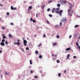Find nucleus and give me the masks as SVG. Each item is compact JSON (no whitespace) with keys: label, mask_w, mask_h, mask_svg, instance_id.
I'll use <instances>...</instances> for the list:
<instances>
[{"label":"nucleus","mask_w":80,"mask_h":80,"mask_svg":"<svg viewBox=\"0 0 80 80\" xmlns=\"http://www.w3.org/2000/svg\"><path fill=\"white\" fill-rule=\"evenodd\" d=\"M68 4L69 5L70 9L68 10V12L69 15H70L71 17H72V13H71V11L72 10V8L73 7V5H72V4L70 2H68Z\"/></svg>","instance_id":"nucleus-1"},{"label":"nucleus","mask_w":80,"mask_h":80,"mask_svg":"<svg viewBox=\"0 0 80 80\" xmlns=\"http://www.w3.org/2000/svg\"><path fill=\"white\" fill-rule=\"evenodd\" d=\"M59 10V8H57L56 11H55V12L56 13H58V14H59V15H62V12H63V10H61L59 12L58 11V10Z\"/></svg>","instance_id":"nucleus-2"},{"label":"nucleus","mask_w":80,"mask_h":80,"mask_svg":"<svg viewBox=\"0 0 80 80\" xmlns=\"http://www.w3.org/2000/svg\"><path fill=\"white\" fill-rule=\"evenodd\" d=\"M61 21L62 22H63L64 23H66L67 22V19H66V18H63Z\"/></svg>","instance_id":"nucleus-3"},{"label":"nucleus","mask_w":80,"mask_h":80,"mask_svg":"<svg viewBox=\"0 0 80 80\" xmlns=\"http://www.w3.org/2000/svg\"><path fill=\"white\" fill-rule=\"evenodd\" d=\"M5 39H3L2 40V42L0 43V45H2V46H4V45H5V44L4 43V42H5Z\"/></svg>","instance_id":"nucleus-4"},{"label":"nucleus","mask_w":80,"mask_h":80,"mask_svg":"<svg viewBox=\"0 0 80 80\" xmlns=\"http://www.w3.org/2000/svg\"><path fill=\"white\" fill-rule=\"evenodd\" d=\"M23 43L24 46H26L27 45V41L26 40H24Z\"/></svg>","instance_id":"nucleus-5"},{"label":"nucleus","mask_w":80,"mask_h":80,"mask_svg":"<svg viewBox=\"0 0 80 80\" xmlns=\"http://www.w3.org/2000/svg\"><path fill=\"white\" fill-rule=\"evenodd\" d=\"M30 20V21H32L33 23H35L36 22V20H33L32 18H31Z\"/></svg>","instance_id":"nucleus-6"},{"label":"nucleus","mask_w":80,"mask_h":80,"mask_svg":"<svg viewBox=\"0 0 80 80\" xmlns=\"http://www.w3.org/2000/svg\"><path fill=\"white\" fill-rule=\"evenodd\" d=\"M14 44L15 45H20V43L19 42H15Z\"/></svg>","instance_id":"nucleus-7"},{"label":"nucleus","mask_w":80,"mask_h":80,"mask_svg":"<svg viewBox=\"0 0 80 80\" xmlns=\"http://www.w3.org/2000/svg\"><path fill=\"white\" fill-rule=\"evenodd\" d=\"M52 45L53 47H55V45H57V42H53Z\"/></svg>","instance_id":"nucleus-8"},{"label":"nucleus","mask_w":80,"mask_h":80,"mask_svg":"<svg viewBox=\"0 0 80 80\" xmlns=\"http://www.w3.org/2000/svg\"><path fill=\"white\" fill-rule=\"evenodd\" d=\"M70 57V54H68L67 55V58L66 59V60H68V59H69V57Z\"/></svg>","instance_id":"nucleus-9"},{"label":"nucleus","mask_w":80,"mask_h":80,"mask_svg":"<svg viewBox=\"0 0 80 80\" xmlns=\"http://www.w3.org/2000/svg\"><path fill=\"white\" fill-rule=\"evenodd\" d=\"M67 3V2L65 1H62L61 2L62 4H65V3Z\"/></svg>","instance_id":"nucleus-10"},{"label":"nucleus","mask_w":80,"mask_h":80,"mask_svg":"<svg viewBox=\"0 0 80 80\" xmlns=\"http://www.w3.org/2000/svg\"><path fill=\"white\" fill-rule=\"evenodd\" d=\"M4 73H5V75H9L10 73L9 72H7L5 71H4Z\"/></svg>","instance_id":"nucleus-11"},{"label":"nucleus","mask_w":80,"mask_h":80,"mask_svg":"<svg viewBox=\"0 0 80 80\" xmlns=\"http://www.w3.org/2000/svg\"><path fill=\"white\" fill-rule=\"evenodd\" d=\"M2 36L3 37V38H4V39H5V38H6V37L5 36V34H2Z\"/></svg>","instance_id":"nucleus-12"},{"label":"nucleus","mask_w":80,"mask_h":80,"mask_svg":"<svg viewBox=\"0 0 80 80\" xmlns=\"http://www.w3.org/2000/svg\"><path fill=\"white\" fill-rule=\"evenodd\" d=\"M32 6H29L28 10H29L32 9Z\"/></svg>","instance_id":"nucleus-13"},{"label":"nucleus","mask_w":80,"mask_h":80,"mask_svg":"<svg viewBox=\"0 0 80 80\" xmlns=\"http://www.w3.org/2000/svg\"><path fill=\"white\" fill-rule=\"evenodd\" d=\"M59 27V25H56V26H55V28H58Z\"/></svg>","instance_id":"nucleus-14"},{"label":"nucleus","mask_w":80,"mask_h":80,"mask_svg":"<svg viewBox=\"0 0 80 80\" xmlns=\"http://www.w3.org/2000/svg\"><path fill=\"white\" fill-rule=\"evenodd\" d=\"M63 25V22H62V21H61V22L60 23V25Z\"/></svg>","instance_id":"nucleus-15"},{"label":"nucleus","mask_w":80,"mask_h":80,"mask_svg":"<svg viewBox=\"0 0 80 80\" xmlns=\"http://www.w3.org/2000/svg\"><path fill=\"white\" fill-rule=\"evenodd\" d=\"M9 38H12V36L11 34H9Z\"/></svg>","instance_id":"nucleus-16"},{"label":"nucleus","mask_w":80,"mask_h":80,"mask_svg":"<svg viewBox=\"0 0 80 80\" xmlns=\"http://www.w3.org/2000/svg\"><path fill=\"white\" fill-rule=\"evenodd\" d=\"M70 48H68L66 49V50H71Z\"/></svg>","instance_id":"nucleus-17"},{"label":"nucleus","mask_w":80,"mask_h":80,"mask_svg":"<svg viewBox=\"0 0 80 80\" xmlns=\"http://www.w3.org/2000/svg\"><path fill=\"white\" fill-rule=\"evenodd\" d=\"M79 27V25H76L74 26L75 28H77V27Z\"/></svg>","instance_id":"nucleus-18"},{"label":"nucleus","mask_w":80,"mask_h":80,"mask_svg":"<svg viewBox=\"0 0 80 80\" xmlns=\"http://www.w3.org/2000/svg\"><path fill=\"white\" fill-rule=\"evenodd\" d=\"M42 45V43H40L39 45H38V47H40Z\"/></svg>","instance_id":"nucleus-19"},{"label":"nucleus","mask_w":80,"mask_h":80,"mask_svg":"<svg viewBox=\"0 0 80 80\" xmlns=\"http://www.w3.org/2000/svg\"><path fill=\"white\" fill-rule=\"evenodd\" d=\"M5 43L6 45L8 44V42H7V41H6Z\"/></svg>","instance_id":"nucleus-20"},{"label":"nucleus","mask_w":80,"mask_h":80,"mask_svg":"<svg viewBox=\"0 0 80 80\" xmlns=\"http://www.w3.org/2000/svg\"><path fill=\"white\" fill-rule=\"evenodd\" d=\"M30 64L31 65H32V60H30Z\"/></svg>","instance_id":"nucleus-21"},{"label":"nucleus","mask_w":80,"mask_h":80,"mask_svg":"<svg viewBox=\"0 0 80 80\" xmlns=\"http://www.w3.org/2000/svg\"><path fill=\"white\" fill-rule=\"evenodd\" d=\"M11 10H13V6H11Z\"/></svg>","instance_id":"nucleus-22"},{"label":"nucleus","mask_w":80,"mask_h":80,"mask_svg":"<svg viewBox=\"0 0 80 80\" xmlns=\"http://www.w3.org/2000/svg\"><path fill=\"white\" fill-rule=\"evenodd\" d=\"M61 73H59V74H58V77H60L61 76Z\"/></svg>","instance_id":"nucleus-23"},{"label":"nucleus","mask_w":80,"mask_h":80,"mask_svg":"<svg viewBox=\"0 0 80 80\" xmlns=\"http://www.w3.org/2000/svg\"><path fill=\"white\" fill-rule=\"evenodd\" d=\"M36 54H38V51H36L35 52Z\"/></svg>","instance_id":"nucleus-24"},{"label":"nucleus","mask_w":80,"mask_h":80,"mask_svg":"<svg viewBox=\"0 0 80 80\" xmlns=\"http://www.w3.org/2000/svg\"><path fill=\"white\" fill-rule=\"evenodd\" d=\"M39 58H42V55L39 56Z\"/></svg>","instance_id":"nucleus-25"},{"label":"nucleus","mask_w":80,"mask_h":80,"mask_svg":"<svg viewBox=\"0 0 80 80\" xmlns=\"http://www.w3.org/2000/svg\"><path fill=\"white\" fill-rule=\"evenodd\" d=\"M57 6L58 7H60V4H58Z\"/></svg>","instance_id":"nucleus-26"},{"label":"nucleus","mask_w":80,"mask_h":80,"mask_svg":"<svg viewBox=\"0 0 80 80\" xmlns=\"http://www.w3.org/2000/svg\"><path fill=\"white\" fill-rule=\"evenodd\" d=\"M57 63H60V60H57Z\"/></svg>","instance_id":"nucleus-27"},{"label":"nucleus","mask_w":80,"mask_h":80,"mask_svg":"<svg viewBox=\"0 0 80 80\" xmlns=\"http://www.w3.org/2000/svg\"><path fill=\"white\" fill-rule=\"evenodd\" d=\"M47 23H48V24H50V22H49V21H48V20H47Z\"/></svg>","instance_id":"nucleus-28"},{"label":"nucleus","mask_w":80,"mask_h":80,"mask_svg":"<svg viewBox=\"0 0 80 80\" xmlns=\"http://www.w3.org/2000/svg\"><path fill=\"white\" fill-rule=\"evenodd\" d=\"M76 45L77 46H79V45H78V42H76Z\"/></svg>","instance_id":"nucleus-29"},{"label":"nucleus","mask_w":80,"mask_h":80,"mask_svg":"<svg viewBox=\"0 0 80 80\" xmlns=\"http://www.w3.org/2000/svg\"><path fill=\"white\" fill-rule=\"evenodd\" d=\"M7 15H10V13L9 12H8L7 13Z\"/></svg>","instance_id":"nucleus-30"},{"label":"nucleus","mask_w":80,"mask_h":80,"mask_svg":"<svg viewBox=\"0 0 80 80\" xmlns=\"http://www.w3.org/2000/svg\"><path fill=\"white\" fill-rule=\"evenodd\" d=\"M49 16L50 17H52V15L51 14H49Z\"/></svg>","instance_id":"nucleus-31"},{"label":"nucleus","mask_w":80,"mask_h":80,"mask_svg":"<svg viewBox=\"0 0 80 80\" xmlns=\"http://www.w3.org/2000/svg\"><path fill=\"white\" fill-rule=\"evenodd\" d=\"M10 25H13V23L12 22L10 23Z\"/></svg>","instance_id":"nucleus-32"},{"label":"nucleus","mask_w":80,"mask_h":80,"mask_svg":"<svg viewBox=\"0 0 80 80\" xmlns=\"http://www.w3.org/2000/svg\"><path fill=\"white\" fill-rule=\"evenodd\" d=\"M66 72H67V70H64V73H66Z\"/></svg>","instance_id":"nucleus-33"},{"label":"nucleus","mask_w":80,"mask_h":80,"mask_svg":"<svg viewBox=\"0 0 80 80\" xmlns=\"http://www.w3.org/2000/svg\"><path fill=\"white\" fill-rule=\"evenodd\" d=\"M52 2V0H51V1H48V3H51Z\"/></svg>","instance_id":"nucleus-34"},{"label":"nucleus","mask_w":80,"mask_h":80,"mask_svg":"<svg viewBox=\"0 0 80 80\" xmlns=\"http://www.w3.org/2000/svg\"><path fill=\"white\" fill-rule=\"evenodd\" d=\"M26 49L27 50H29V48H28V47H27L26 48Z\"/></svg>","instance_id":"nucleus-35"},{"label":"nucleus","mask_w":80,"mask_h":80,"mask_svg":"<svg viewBox=\"0 0 80 80\" xmlns=\"http://www.w3.org/2000/svg\"><path fill=\"white\" fill-rule=\"evenodd\" d=\"M45 5H44V6L42 7V9H44V7H45Z\"/></svg>","instance_id":"nucleus-36"},{"label":"nucleus","mask_w":80,"mask_h":80,"mask_svg":"<svg viewBox=\"0 0 80 80\" xmlns=\"http://www.w3.org/2000/svg\"><path fill=\"white\" fill-rule=\"evenodd\" d=\"M34 78H38V76H35L34 77Z\"/></svg>","instance_id":"nucleus-37"},{"label":"nucleus","mask_w":80,"mask_h":80,"mask_svg":"<svg viewBox=\"0 0 80 80\" xmlns=\"http://www.w3.org/2000/svg\"><path fill=\"white\" fill-rule=\"evenodd\" d=\"M60 38V36H59V35H58L57 36V38Z\"/></svg>","instance_id":"nucleus-38"},{"label":"nucleus","mask_w":80,"mask_h":80,"mask_svg":"<svg viewBox=\"0 0 80 80\" xmlns=\"http://www.w3.org/2000/svg\"><path fill=\"white\" fill-rule=\"evenodd\" d=\"M13 10H17V8H13Z\"/></svg>","instance_id":"nucleus-39"},{"label":"nucleus","mask_w":80,"mask_h":80,"mask_svg":"<svg viewBox=\"0 0 80 80\" xmlns=\"http://www.w3.org/2000/svg\"><path fill=\"white\" fill-rule=\"evenodd\" d=\"M2 30H5V27H2Z\"/></svg>","instance_id":"nucleus-40"},{"label":"nucleus","mask_w":80,"mask_h":80,"mask_svg":"<svg viewBox=\"0 0 80 80\" xmlns=\"http://www.w3.org/2000/svg\"><path fill=\"white\" fill-rule=\"evenodd\" d=\"M72 37V35H70L69 36V38H71V37Z\"/></svg>","instance_id":"nucleus-41"},{"label":"nucleus","mask_w":80,"mask_h":80,"mask_svg":"<svg viewBox=\"0 0 80 80\" xmlns=\"http://www.w3.org/2000/svg\"><path fill=\"white\" fill-rule=\"evenodd\" d=\"M43 37H46V35H45V34H44L43 35Z\"/></svg>","instance_id":"nucleus-42"},{"label":"nucleus","mask_w":80,"mask_h":80,"mask_svg":"<svg viewBox=\"0 0 80 80\" xmlns=\"http://www.w3.org/2000/svg\"><path fill=\"white\" fill-rule=\"evenodd\" d=\"M30 72H31V73H33V71L32 70H31Z\"/></svg>","instance_id":"nucleus-43"},{"label":"nucleus","mask_w":80,"mask_h":80,"mask_svg":"<svg viewBox=\"0 0 80 80\" xmlns=\"http://www.w3.org/2000/svg\"><path fill=\"white\" fill-rule=\"evenodd\" d=\"M77 58V57L76 56H73V58Z\"/></svg>","instance_id":"nucleus-44"},{"label":"nucleus","mask_w":80,"mask_h":80,"mask_svg":"<svg viewBox=\"0 0 80 80\" xmlns=\"http://www.w3.org/2000/svg\"><path fill=\"white\" fill-rule=\"evenodd\" d=\"M53 10H54V11H56L55 10H56V9L55 8H53Z\"/></svg>","instance_id":"nucleus-45"},{"label":"nucleus","mask_w":80,"mask_h":80,"mask_svg":"<svg viewBox=\"0 0 80 80\" xmlns=\"http://www.w3.org/2000/svg\"><path fill=\"white\" fill-rule=\"evenodd\" d=\"M38 13H37L36 14V17H37H37H38Z\"/></svg>","instance_id":"nucleus-46"},{"label":"nucleus","mask_w":80,"mask_h":80,"mask_svg":"<svg viewBox=\"0 0 80 80\" xmlns=\"http://www.w3.org/2000/svg\"><path fill=\"white\" fill-rule=\"evenodd\" d=\"M78 49H79V50H80V47L79 46H78Z\"/></svg>","instance_id":"nucleus-47"},{"label":"nucleus","mask_w":80,"mask_h":80,"mask_svg":"<svg viewBox=\"0 0 80 80\" xmlns=\"http://www.w3.org/2000/svg\"><path fill=\"white\" fill-rule=\"evenodd\" d=\"M50 9L49 8H48V9H47V11H50Z\"/></svg>","instance_id":"nucleus-48"},{"label":"nucleus","mask_w":80,"mask_h":80,"mask_svg":"<svg viewBox=\"0 0 80 80\" xmlns=\"http://www.w3.org/2000/svg\"><path fill=\"white\" fill-rule=\"evenodd\" d=\"M52 57H54V54H52Z\"/></svg>","instance_id":"nucleus-49"},{"label":"nucleus","mask_w":80,"mask_h":80,"mask_svg":"<svg viewBox=\"0 0 80 80\" xmlns=\"http://www.w3.org/2000/svg\"><path fill=\"white\" fill-rule=\"evenodd\" d=\"M2 53V51H0V53Z\"/></svg>","instance_id":"nucleus-50"},{"label":"nucleus","mask_w":80,"mask_h":80,"mask_svg":"<svg viewBox=\"0 0 80 80\" xmlns=\"http://www.w3.org/2000/svg\"><path fill=\"white\" fill-rule=\"evenodd\" d=\"M17 41H18V42H20V40L19 39H18Z\"/></svg>","instance_id":"nucleus-51"},{"label":"nucleus","mask_w":80,"mask_h":80,"mask_svg":"<svg viewBox=\"0 0 80 80\" xmlns=\"http://www.w3.org/2000/svg\"><path fill=\"white\" fill-rule=\"evenodd\" d=\"M52 13H54V11H53V10H52Z\"/></svg>","instance_id":"nucleus-52"},{"label":"nucleus","mask_w":80,"mask_h":80,"mask_svg":"<svg viewBox=\"0 0 80 80\" xmlns=\"http://www.w3.org/2000/svg\"><path fill=\"white\" fill-rule=\"evenodd\" d=\"M52 59L53 60H55V58H52Z\"/></svg>","instance_id":"nucleus-53"},{"label":"nucleus","mask_w":80,"mask_h":80,"mask_svg":"<svg viewBox=\"0 0 80 80\" xmlns=\"http://www.w3.org/2000/svg\"><path fill=\"white\" fill-rule=\"evenodd\" d=\"M24 3H26V1H24Z\"/></svg>","instance_id":"nucleus-54"},{"label":"nucleus","mask_w":80,"mask_h":80,"mask_svg":"<svg viewBox=\"0 0 80 80\" xmlns=\"http://www.w3.org/2000/svg\"><path fill=\"white\" fill-rule=\"evenodd\" d=\"M2 20V18H0V21Z\"/></svg>","instance_id":"nucleus-55"},{"label":"nucleus","mask_w":80,"mask_h":80,"mask_svg":"<svg viewBox=\"0 0 80 80\" xmlns=\"http://www.w3.org/2000/svg\"><path fill=\"white\" fill-rule=\"evenodd\" d=\"M22 39H23V40H24V39H25V38H22Z\"/></svg>","instance_id":"nucleus-56"},{"label":"nucleus","mask_w":80,"mask_h":80,"mask_svg":"<svg viewBox=\"0 0 80 80\" xmlns=\"http://www.w3.org/2000/svg\"><path fill=\"white\" fill-rule=\"evenodd\" d=\"M22 51L23 52H25V51H24V50H22Z\"/></svg>","instance_id":"nucleus-57"},{"label":"nucleus","mask_w":80,"mask_h":80,"mask_svg":"<svg viewBox=\"0 0 80 80\" xmlns=\"http://www.w3.org/2000/svg\"><path fill=\"white\" fill-rule=\"evenodd\" d=\"M3 77V75H1V77Z\"/></svg>","instance_id":"nucleus-58"},{"label":"nucleus","mask_w":80,"mask_h":80,"mask_svg":"<svg viewBox=\"0 0 80 80\" xmlns=\"http://www.w3.org/2000/svg\"><path fill=\"white\" fill-rule=\"evenodd\" d=\"M72 13H73V11L72 10Z\"/></svg>","instance_id":"nucleus-59"},{"label":"nucleus","mask_w":80,"mask_h":80,"mask_svg":"<svg viewBox=\"0 0 80 80\" xmlns=\"http://www.w3.org/2000/svg\"><path fill=\"white\" fill-rule=\"evenodd\" d=\"M38 8L40 7V6H38Z\"/></svg>","instance_id":"nucleus-60"},{"label":"nucleus","mask_w":80,"mask_h":80,"mask_svg":"<svg viewBox=\"0 0 80 80\" xmlns=\"http://www.w3.org/2000/svg\"><path fill=\"white\" fill-rule=\"evenodd\" d=\"M1 6H2V4L1 5Z\"/></svg>","instance_id":"nucleus-61"},{"label":"nucleus","mask_w":80,"mask_h":80,"mask_svg":"<svg viewBox=\"0 0 80 80\" xmlns=\"http://www.w3.org/2000/svg\"><path fill=\"white\" fill-rule=\"evenodd\" d=\"M56 56H57V55H56L55 56H54V57H56Z\"/></svg>","instance_id":"nucleus-62"},{"label":"nucleus","mask_w":80,"mask_h":80,"mask_svg":"<svg viewBox=\"0 0 80 80\" xmlns=\"http://www.w3.org/2000/svg\"><path fill=\"white\" fill-rule=\"evenodd\" d=\"M27 40H28V38H27Z\"/></svg>","instance_id":"nucleus-63"},{"label":"nucleus","mask_w":80,"mask_h":80,"mask_svg":"<svg viewBox=\"0 0 80 80\" xmlns=\"http://www.w3.org/2000/svg\"><path fill=\"white\" fill-rule=\"evenodd\" d=\"M35 36H36V35H35Z\"/></svg>","instance_id":"nucleus-64"}]
</instances>
